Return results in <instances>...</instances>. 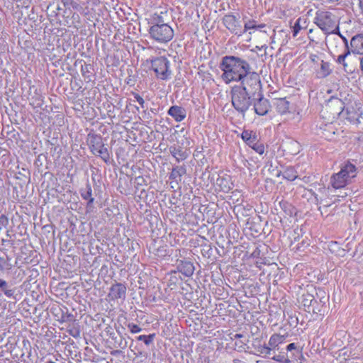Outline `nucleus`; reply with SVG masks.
<instances>
[{"instance_id":"obj_36","label":"nucleus","mask_w":363,"mask_h":363,"mask_svg":"<svg viewBox=\"0 0 363 363\" xmlns=\"http://www.w3.org/2000/svg\"><path fill=\"white\" fill-rule=\"evenodd\" d=\"M352 52L350 50H347V51L339 55L337 59V62L339 64H341L344 66V67H346L347 66V63L345 62V58L347 55H349Z\"/></svg>"},{"instance_id":"obj_44","label":"nucleus","mask_w":363,"mask_h":363,"mask_svg":"<svg viewBox=\"0 0 363 363\" xmlns=\"http://www.w3.org/2000/svg\"><path fill=\"white\" fill-rule=\"evenodd\" d=\"M145 182V179L143 177H138L135 178V182L138 185H143V182Z\"/></svg>"},{"instance_id":"obj_5","label":"nucleus","mask_w":363,"mask_h":363,"mask_svg":"<svg viewBox=\"0 0 363 363\" xmlns=\"http://www.w3.org/2000/svg\"><path fill=\"white\" fill-rule=\"evenodd\" d=\"M87 144L91 152L100 157L106 164L110 162V152L103 142L102 137L100 135L89 133L87 135Z\"/></svg>"},{"instance_id":"obj_19","label":"nucleus","mask_w":363,"mask_h":363,"mask_svg":"<svg viewBox=\"0 0 363 363\" xmlns=\"http://www.w3.org/2000/svg\"><path fill=\"white\" fill-rule=\"evenodd\" d=\"M186 168L184 165L176 166L172 169L169 175V179L175 182L177 184H179L182 182V176L186 174Z\"/></svg>"},{"instance_id":"obj_12","label":"nucleus","mask_w":363,"mask_h":363,"mask_svg":"<svg viewBox=\"0 0 363 363\" xmlns=\"http://www.w3.org/2000/svg\"><path fill=\"white\" fill-rule=\"evenodd\" d=\"M126 286L121 283H116L110 288L108 296L112 300L123 299L126 296Z\"/></svg>"},{"instance_id":"obj_33","label":"nucleus","mask_w":363,"mask_h":363,"mask_svg":"<svg viewBox=\"0 0 363 363\" xmlns=\"http://www.w3.org/2000/svg\"><path fill=\"white\" fill-rule=\"evenodd\" d=\"M283 177L289 181H294L298 177V175L294 167H290L285 169L283 173Z\"/></svg>"},{"instance_id":"obj_14","label":"nucleus","mask_w":363,"mask_h":363,"mask_svg":"<svg viewBox=\"0 0 363 363\" xmlns=\"http://www.w3.org/2000/svg\"><path fill=\"white\" fill-rule=\"evenodd\" d=\"M177 269L178 272L187 277H190L194 274L195 268L194 264L187 260H177Z\"/></svg>"},{"instance_id":"obj_34","label":"nucleus","mask_w":363,"mask_h":363,"mask_svg":"<svg viewBox=\"0 0 363 363\" xmlns=\"http://www.w3.org/2000/svg\"><path fill=\"white\" fill-rule=\"evenodd\" d=\"M155 333H152V334H150L148 335H139L136 337L137 340L138 341H143L144 343L148 346L150 345V344L152 343L154 339H155Z\"/></svg>"},{"instance_id":"obj_10","label":"nucleus","mask_w":363,"mask_h":363,"mask_svg":"<svg viewBox=\"0 0 363 363\" xmlns=\"http://www.w3.org/2000/svg\"><path fill=\"white\" fill-rule=\"evenodd\" d=\"M345 119L352 125H358L362 118L363 109L358 105L349 106L345 110Z\"/></svg>"},{"instance_id":"obj_18","label":"nucleus","mask_w":363,"mask_h":363,"mask_svg":"<svg viewBox=\"0 0 363 363\" xmlns=\"http://www.w3.org/2000/svg\"><path fill=\"white\" fill-rule=\"evenodd\" d=\"M0 291L9 298L17 300V294H16V288H11L8 282L0 279Z\"/></svg>"},{"instance_id":"obj_7","label":"nucleus","mask_w":363,"mask_h":363,"mask_svg":"<svg viewBox=\"0 0 363 363\" xmlns=\"http://www.w3.org/2000/svg\"><path fill=\"white\" fill-rule=\"evenodd\" d=\"M150 38L159 44H166L174 37V30L169 24L150 26Z\"/></svg>"},{"instance_id":"obj_40","label":"nucleus","mask_w":363,"mask_h":363,"mask_svg":"<svg viewBox=\"0 0 363 363\" xmlns=\"http://www.w3.org/2000/svg\"><path fill=\"white\" fill-rule=\"evenodd\" d=\"M133 95L137 102L140 105L141 108L145 107V101L138 93H133Z\"/></svg>"},{"instance_id":"obj_25","label":"nucleus","mask_w":363,"mask_h":363,"mask_svg":"<svg viewBox=\"0 0 363 363\" xmlns=\"http://www.w3.org/2000/svg\"><path fill=\"white\" fill-rule=\"evenodd\" d=\"M285 336L278 334L272 335L269 340L268 345L274 349V353L275 352V347H277L280 344L285 342Z\"/></svg>"},{"instance_id":"obj_45","label":"nucleus","mask_w":363,"mask_h":363,"mask_svg":"<svg viewBox=\"0 0 363 363\" xmlns=\"http://www.w3.org/2000/svg\"><path fill=\"white\" fill-rule=\"evenodd\" d=\"M359 3V9H360V13L362 14V19H363V0H358Z\"/></svg>"},{"instance_id":"obj_32","label":"nucleus","mask_w":363,"mask_h":363,"mask_svg":"<svg viewBox=\"0 0 363 363\" xmlns=\"http://www.w3.org/2000/svg\"><path fill=\"white\" fill-rule=\"evenodd\" d=\"M273 360H275L280 363H290L291 359L288 357L287 354L285 352H279L278 354L275 352L271 357Z\"/></svg>"},{"instance_id":"obj_4","label":"nucleus","mask_w":363,"mask_h":363,"mask_svg":"<svg viewBox=\"0 0 363 363\" xmlns=\"http://www.w3.org/2000/svg\"><path fill=\"white\" fill-rule=\"evenodd\" d=\"M314 23L325 35L339 33L338 19L335 14L330 11H317Z\"/></svg>"},{"instance_id":"obj_48","label":"nucleus","mask_w":363,"mask_h":363,"mask_svg":"<svg viewBox=\"0 0 363 363\" xmlns=\"http://www.w3.org/2000/svg\"><path fill=\"white\" fill-rule=\"evenodd\" d=\"M242 337V335H241V334H236L235 335V337L240 338V337Z\"/></svg>"},{"instance_id":"obj_1","label":"nucleus","mask_w":363,"mask_h":363,"mask_svg":"<svg viewBox=\"0 0 363 363\" xmlns=\"http://www.w3.org/2000/svg\"><path fill=\"white\" fill-rule=\"evenodd\" d=\"M219 67L223 71L221 78L225 84L240 82L251 69L250 64L246 60L233 55L224 56Z\"/></svg>"},{"instance_id":"obj_21","label":"nucleus","mask_w":363,"mask_h":363,"mask_svg":"<svg viewBox=\"0 0 363 363\" xmlns=\"http://www.w3.org/2000/svg\"><path fill=\"white\" fill-rule=\"evenodd\" d=\"M299 302L304 307V310L306 311L310 312L313 303H316V300L312 294L306 293L302 294L299 299Z\"/></svg>"},{"instance_id":"obj_43","label":"nucleus","mask_w":363,"mask_h":363,"mask_svg":"<svg viewBox=\"0 0 363 363\" xmlns=\"http://www.w3.org/2000/svg\"><path fill=\"white\" fill-rule=\"evenodd\" d=\"M296 345L295 343H290L286 346V351L291 352L292 350H296Z\"/></svg>"},{"instance_id":"obj_52","label":"nucleus","mask_w":363,"mask_h":363,"mask_svg":"<svg viewBox=\"0 0 363 363\" xmlns=\"http://www.w3.org/2000/svg\"><path fill=\"white\" fill-rule=\"evenodd\" d=\"M279 346H277V347H275V352L276 351H279Z\"/></svg>"},{"instance_id":"obj_26","label":"nucleus","mask_w":363,"mask_h":363,"mask_svg":"<svg viewBox=\"0 0 363 363\" xmlns=\"http://www.w3.org/2000/svg\"><path fill=\"white\" fill-rule=\"evenodd\" d=\"M242 139L250 147L255 142L257 138L255 133L252 130H245L241 134Z\"/></svg>"},{"instance_id":"obj_16","label":"nucleus","mask_w":363,"mask_h":363,"mask_svg":"<svg viewBox=\"0 0 363 363\" xmlns=\"http://www.w3.org/2000/svg\"><path fill=\"white\" fill-rule=\"evenodd\" d=\"M167 114L172 117L175 121L181 122L186 117V109L180 106H172L167 111Z\"/></svg>"},{"instance_id":"obj_41","label":"nucleus","mask_w":363,"mask_h":363,"mask_svg":"<svg viewBox=\"0 0 363 363\" xmlns=\"http://www.w3.org/2000/svg\"><path fill=\"white\" fill-rule=\"evenodd\" d=\"M335 34L338 35L341 38V39L342 40V41L345 44L346 50H350V45H349L348 40L347 39V38L345 36H344L343 35H342L340 31H339V33H335Z\"/></svg>"},{"instance_id":"obj_54","label":"nucleus","mask_w":363,"mask_h":363,"mask_svg":"<svg viewBox=\"0 0 363 363\" xmlns=\"http://www.w3.org/2000/svg\"><path fill=\"white\" fill-rule=\"evenodd\" d=\"M292 145H298V143H293Z\"/></svg>"},{"instance_id":"obj_28","label":"nucleus","mask_w":363,"mask_h":363,"mask_svg":"<svg viewBox=\"0 0 363 363\" xmlns=\"http://www.w3.org/2000/svg\"><path fill=\"white\" fill-rule=\"evenodd\" d=\"M276 108L280 114H284L289 111V102L285 99H279L276 102Z\"/></svg>"},{"instance_id":"obj_39","label":"nucleus","mask_w":363,"mask_h":363,"mask_svg":"<svg viewBox=\"0 0 363 363\" xmlns=\"http://www.w3.org/2000/svg\"><path fill=\"white\" fill-rule=\"evenodd\" d=\"M81 72H82V76L86 79L87 78L88 79V81H90L91 79L89 77V66L88 65H84V66H82L81 67Z\"/></svg>"},{"instance_id":"obj_13","label":"nucleus","mask_w":363,"mask_h":363,"mask_svg":"<svg viewBox=\"0 0 363 363\" xmlns=\"http://www.w3.org/2000/svg\"><path fill=\"white\" fill-rule=\"evenodd\" d=\"M216 184L220 187V191L223 192H228L234 186L231 177L226 174L223 175L218 174Z\"/></svg>"},{"instance_id":"obj_11","label":"nucleus","mask_w":363,"mask_h":363,"mask_svg":"<svg viewBox=\"0 0 363 363\" xmlns=\"http://www.w3.org/2000/svg\"><path fill=\"white\" fill-rule=\"evenodd\" d=\"M252 106L255 113L259 116L267 115L271 108L269 100L264 98L262 94L255 97Z\"/></svg>"},{"instance_id":"obj_50","label":"nucleus","mask_w":363,"mask_h":363,"mask_svg":"<svg viewBox=\"0 0 363 363\" xmlns=\"http://www.w3.org/2000/svg\"><path fill=\"white\" fill-rule=\"evenodd\" d=\"M328 1L330 2H335V1H337L338 0H328Z\"/></svg>"},{"instance_id":"obj_42","label":"nucleus","mask_w":363,"mask_h":363,"mask_svg":"<svg viewBox=\"0 0 363 363\" xmlns=\"http://www.w3.org/2000/svg\"><path fill=\"white\" fill-rule=\"evenodd\" d=\"M300 29H301V26H300V25H299L298 21H297V22L295 23V25H294V28H293V35H294V36H296V35H297V34H298V33L299 32Z\"/></svg>"},{"instance_id":"obj_29","label":"nucleus","mask_w":363,"mask_h":363,"mask_svg":"<svg viewBox=\"0 0 363 363\" xmlns=\"http://www.w3.org/2000/svg\"><path fill=\"white\" fill-rule=\"evenodd\" d=\"M11 260V258L7 255L0 257V271L2 272H9L13 267Z\"/></svg>"},{"instance_id":"obj_20","label":"nucleus","mask_w":363,"mask_h":363,"mask_svg":"<svg viewBox=\"0 0 363 363\" xmlns=\"http://www.w3.org/2000/svg\"><path fill=\"white\" fill-rule=\"evenodd\" d=\"M333 72L331 65L328 62L321 60L320 64V69L317 70L316 75L319 79H323L329 76Z\"/></svg>"},{"instance_id":"obj_27","label":"nucleus","mask_w":363,"mask_h":363,"mask_svg":"<svg viewBox=\"0 0 363 363\" xmlns=\"http://www.w3.org/2000/svg\"><path fill=\"white\" fill-rule=\"evenodd\" d=\"M169 152L172 156L174 157L178 162L184 160L186 158V153L179 147H177L175 146L170 147Z\"/></svg>"},{"instance_id":"obj_6","label":"nucleus","mask_w":363,"mask_h":363,"mask_svg":"<svg viewBox=\"0 0 363 363\" xmlns=\"http://www.w3.org/2000/svg\"><path fill=\"white\" fill-rule=\"evenodd\" d=\"M240 82V84L236 86H240V89L245 91L247 94L251 95V96L255 98L262 94L260 77L257 73L249 70Z\"/></svg>"},{"instance_id":"obj_15","label":"nucleus","mask_w":363,"mask_h":363,"mask_svg":"<svg viewBox=\"0 0 363 363\" xmlns=\"http://www.w3.org/2000/svg\"><path fill=\"white\" fill-rule=\"evenodd\" d=\"M350 50L352 53L363 54V32L352 38Z\"/></svg>"},{"instance_id":"obj_24","label":"nucleus","mask_w":363,"mask_h":363,"mask_svg":"<svg viewBox=\"0 0 363 363\" xmlns=\"http://www.w3.org/2000/svg\"><path fill=\"white\" fill-rule=\"evenodd\" d=\"M327 106H329L330 107H335L336 108V113L340 114L342 113L345 110L344 106V102L342 100L332 96L327 102Z\"/></svg>"},{"instance_id":"obj_8","label":"nucleus","mask_w":363,"mask_h":363,"mask_svg":"<svg viewBox=\"0 0 363 363\" xmlns=\"http://www.w3.org/2000/svg\"><path fill=\"white\" fill-rule=\"evenodd\" d=\"M169 66V61L164 57H156L151 62L152 70L157 77L162 80H166L170 77Z\"/></svg>"},{"instance_id":"obj_55","label":"nucleus","mask_w":363,"mask_h":363,"mask_svg":"<svg viewBox=\"0 0 363 363\" xmlns=\"http://www.w3.org/2000/svg\"><path fill=\"white\" fill-rule=\"evenodd\" d=\"M125 344H126V342L125 343V345H124V346H123V347H122V348H125Z\"/></svg>"},{"instance_id":"obj_38","label":"nucleus","mask_w":363,"mask_h":363,"mask_svg":"<svg viewBox=\"0 0 363 363\" xmlns=\"http://www.w3.org/2000/svg\"><path fill=\"white\" fill-rule=\"evenodd\" d=\"M261 352L265 357H272L271 356L274 354V349L268 345V346L263 347Z\"/></svg>"},{"instance_id":"obj_46","label":"nucleus","mask_w":363,"mask_h":363,"mask_svg":"<svg viewBox=\"0 0 363 363\" xmlns=\"http://www.w3.org/2000/svg\"><path fill=\"white\" fill-rule=\"evenodd\" d=\"M119 353H120V351H119V350H113V351H111V354L112 355H114V356L117 355V354H119Z\"/></svg>"},{"instance_id":"obj_3","label":"nucleus","mask_w":363,"mask_h":363,"mask_svg":"<svg viewBox=\"0 0 363 363\" xmlns=\"http://www.w3.org/2000/svg\"><path fill=\"white\" fill-rule=\"evenodd\" d=\"M230 96L233 107L245 118L247 111L252 106L255 98L237 86L232 87Z\"/></svg>"},{"instance_id":"obj_31","label":"nucleus","mask_w":363,"mask_h":363,"mask_svg":"<svg viewBox=\"0 0 363 363\" xmlns=\"http://www.w3.org/2000/svg\"><path fill=\"white\" fill-rule=\"evenodd\" d=\"M81 196L83 199L88 201L87 206H91L94 203V199L92 197V189L90 184H86V189L81 192Z\"/></svg>"},{"instance_id":"obj_49","label":"nucleus","mask_w":363,"mask_h":363,"mask_svg":"<svg viewBox=\"0 0 363 363\" xmlns=\"http://www.w3.org/2000/svg\"><path fill=\"white\" fill-rule=\"evenodd\" d=\"M45 363H55V362H52L51 360H49V361H47Z\"/></svg>"},{"instance_id":"obj_35","label":"nucleus","mask_w":363,"mask_h":363,"mask_svg":"<svg viewBox=\"0 0 363 363\" xmlns=\"http://www.w3.org/2000/svg\"><path fill=\"white\" fill-rule=\"evenodd\" d=\"M256 152L262 155L264 152V145L257 140L250 146Z\"/></svg>"},{"instance_id":"obj_30","label":"nucleus","mask_w":363,"mask_h":363,"mask_svg":"<svg viewBox=\"0 0 363 363\" xmlns=\"http://www.w3.org/2000/svg\"><path fill=\"white\" fill-rule=\"evenodd\" d=\"M265 26H266V25L264 23L257 24L255 20H248L247 21L245 22L243 34L245 32H247V30H250L252 29L261 30L262 28H264Z\"/></svg>"},{"instance_id":"obj_17","label":"nucleus","mask_w":363,"mask_h":363,"mask_svg":"<svg viewBox=\"0 0 363 363\" xmlns=\"http://www.w3.org/2000/svg\"><path fill=\"white\" fill-rule=\"evenodd\" d=\"M167 11H160V13H154L149 20L148 24L150 26H157L162 24H169L167 22Z\"/></svg>"},{"instance_id":"obj_2","label":"nucleus","mask_w":363,"mask_h":363,"mask_svg":"<svg viewBox=\"0 0 363 363\" xmlns=\"http://www.w3.org/2000/svg\"><path fill=\"white\" fill-rule=\"evenodd\" d=\"M357 168L350 162L345 163L337 173L330 177V184L335 189H342L352 182L356 177Z\"/></svg>"},{"instance_id":"obj_9","label":"nucleus","mask_w":363,"mask_h":363,"mask_svg":"<svg viewBox=\"0 0 363 363\" xmlns=\"http://www.w3.org/2000/svg\"><path fill=\"white\" fill-rule=\"evenodd\" d=\"M223 23L225 27L233 34L241 36L243 34L244 28H242L239 17L228 13L223 16Z\"/></svg>"},{"instance_id":"obj_22","label":"nucleus","mask_w":363,"mask_h":363,"mask_svg":"<svg viewBox=\"0 0 363 363\" xmlns=\"http://www.w3.org/2000/svg\"><path fill=\"white\" fill-rule=\"evenodd\" d=\"M319 135L327 140H331L334 138L335 130L332 124H325L323 127L320 128Z\"/></svg>"},{"instance_id":"obj_23","label":"nucleus","mask_w":363,"mask_h":363,"mask_svg":"<svg viewBox=\"0 0 363 363\" xmlns=\"http://www.w3.org/2000/svg\"><path fill=\"white\" fill-rule=\"evenodd\" d=\"M67 332L74 338H79L81 335V327L79 323L74 320L69 323L67 328Z\"/></svg>"},{"instance_id":"obj_47","label":"nucleus","mask_w":363,"mask_h":363,"mask_svg":"<svg viewBox=\"0 0 363 363\" xmlns=\"http://www.w3.org/2000/svg\"><path fill=\"white\" fill-rule=\"evenodd\" d=\"M64 4L67 5L69 3H72V0H63Z\"/></svg>"},{"instance_id":"obj_51","label":"nucleus","mask_w":363,"mask_h":363,"mask_svg":"<svg viewBox=\"0 0 363 363\" xmlns=\"http://www.w3.org/2000/svg\"><path fill=\"white\" fill-rule=\"evenodd\" d=\"M37 105H38V106H40L42 105V101L38 102Z\"/></svg>"},{"instance_id":"obj_53","label":"nucleus","mask_w":363,"mask_h":363,"mask_svg":"<svg viewBox=\"0 0 363 363\" xmlns=\"http://www.w3.org/2000/svg\"><path fill=\"white\" fill-rule=\"evenodd\" d=\"M239 362H240V360H238V359H234L235 363H239Z\"/></svg>"},{"instance_id":"obj_37","label":"nucleus","mask_w":363,"mask_h":363,"mask_svg":"<svg viewBox=\"0 0 363 363\" xmlns=\"http://www.w3.org/2000/svg\"><path fill=\"white\" fill-rule=\"evenodd\" d=\"M127 328H128L130 332L133 334L138 333L142 331V328L139 325L133 323H128L127 324Z\"/></svg>"}]
</instances>
